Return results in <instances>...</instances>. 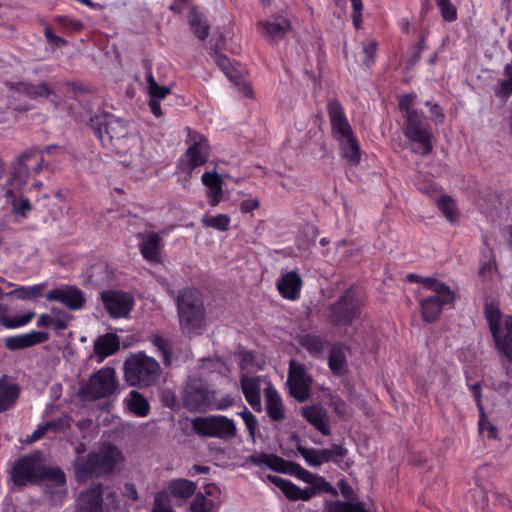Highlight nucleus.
<instances>
[{"instance_id": "obj_25", "label": "nucleus", "mask_w": 512, "mask_h": 512, "mask_svg": "<svg viewBox=\"0 0 512 512\" xmlns=\"http://www.w3.org/2000/svg\"><path fill=\"white\" fill-rule=\"evenodd\" d=\"M202 183L207 187V197L209 204L216 207L223 197L224 180L216 171L205 172L201 177Z\"/></svg>"}, {"instance_id": "obj_48", "label": "nucleus", "mask_w": 512, "mask_h": 512, "mask_svg": "<svg viewBox=\"0 0 512 512\" xmlns=\"http://www.w3.org/2000/svg\"><path fill=\"white\" fill-rule=\"evenodd\" d=\"M151 342L162 353L164 363L169 365L171 361V345L169 340L161 335L155 334L151 336Z\"/></svg>"}, {"instance_id": "obj_57", "label": "nucleus", "mask_w": 512, "mask_h": 512, "mask_svg": "<svg viewBox=\"0 0 512 512\" xmlns=\"http://www.w3.org/2000/svg\"><path fill=\"white\" fill-rule=\"evenodd\" d=\"M377 50V43L375 41H369L363 45L362 53L364 55L363 62L367 67H370L374 63V58Z\"/></svg>"}, {"instance_id": "obj_59", "label": "nucleus", "mask_w": 512, "mask_h": 512, "mask_svg": "<svg viewBox=\"0 0 512 512\" xmlns=\"http://www.w3.org/2000/svg\"><path fill=\"white\" fill-rule=\"evenodd\" d=\"M152 512H172L165 492L156 495Z\"/></svg>"}, {"instance_id": "obj_1", "label": "nucleus", "mask_w": 512, "mask_h": 512, "mask_svg": "<svg viewBox=\"0 0 512 512\" xmlns=\"http://www.w3.org/2000/svg\"><path fill=\"white\" fill-rule=\"evenodd\" d=\"M179 326L188 338L201 335L206 327V316L201 294L196 289L182 290L176 298Z\"/></svg>"}, {"instance_id": "obj_32", "label": "nucleus", "mask_w": 512, "mask_h": 512, "mask_svg": "<svg viewBox=\"0 0 512 512\" xmlns=\"http://www.w3.org/2000/svg\"><path fill=\"white\" fill-rule=\"evenodd\" d=\"M124 406L137 417L148 415L150 405L147 399L137 390L130 391L123 400Z\"/></svg>"}, {"instance_id": "obj_40", "label": "nucleus", "mask_w": 512, "mask_h": 512, "mask_svg": "<svg viewBox=\"0 0 512 512\" xmlns=\"http://www.w3.org/2000/svg\"><path fill=\"white\" fill-rule=\"evenodd\" d=\"M201 222L207 228H213L218 231H227L230 226L231 219L227 214H218L215 216L205 214Z\"/></svg>"}, {"instance_id": "obj_37", "label": "nucleus", "mask_w": 512, "mask_h": 512, "mask_svg": "<svg viewBox=\"0 0 512 512\" xmlns=\"http://www.w3.org/2000/svg\"><path fill=\"white\" fill-rule=\"evenodd\" d=\"M35 157L36 153L33 151H27L20 155L14 163V178L19 179L21 182H26L30 173L29 162Z\"/></svg>"}, {"instance_id": "obj_21", "label": "nucleus", "mask_w": 512, "mask_h": 512, "mask_svg": "<svg viewBox=\"0 0 512 512\" xmlns=\"http://www.w3.org/2000/svg\"><path fill=\"white\" fill-rule=\"evenodd\" d=\"M265 409L271 421L281 422L286 418V408L283 400L271 384L265 388Z\"/></svg>"}, {"instance_id": "obj_61", "label": "nucleus", "mask_w": 512, "mask_h": 512, "mask_svg": "<svg viewBox=\"0 0 512 512\" xmlns=\"http://www.w3.org/2000/svg\"><path fill=\"white\" fill-rule=\"evenodd\" d=\"M48 430L53 432L64 431L70 427V419L68 417L58 418L57 420L46 423Z\"/></svg>"}, {"instance_id": "obj_19", "label": "nucleus", "mask_w": 512, "mask_h": 512, "mask_svg": "<svg viewBox=\"0 0 512 512\" xmlns=\"http://www.w3.org/2000/svg\"><path fill=\"white\" fill-rule=\"evenodd\" d=\"M139 250L142 257L151 264L161 263V253L164 241L158 233L148 232L138 234Z\"/></svg>"}, {"instance_id": "obj_11", "label": "nucleus", "mask_w": 512, "mask_h": 512, "mask_svg": "<svg viewBox=\"0 0 512 512\" xmlns=\"http://www.w3.org/2000/svg\"><path fill=\"white\" fill-rule=\"evenodd\" d=\"M288 386L290 394L300 402L306 401L311 393L312 377L305 365L292 359L289 363Z\"/></svg>"}, {"instance_id": "obj_49", "label": "nucleus", "mask_w": 512, "mask_h": 512, "mask_svg": "<svg viewBox=\"0 0 512 512\" xmlns=\"http://www.w3.org/2000/svg\"><path fill=\"white\" fill-rule=\"evenodd\" d=\"M322 458H325V463L334 462L338 463L341 459H343L347 454V449L341 445L334 444L328 449H321Z\"/></svg>"}, {"instance_id": "obj_12", "label": "nucleus", "mask_w": 512, "mask_h": 512, "mask_svg": "<svg viewBox=\"0 0 512 512\" xmlns=\"http://www.w3.org/2000/svg\"><path fill=\"white\" fill-rule=\"evenodd\" d=\"M214 391H210L207 386L198 379L187 382L183 393V404L190 411L210 410Z\"/></svg>"}, {"instance_id": "obj_18", "label": "nucleus", "mask_w": 512, "mask_h": 512, "mask_svg": "<svg viewBox=\"0 0 512 512\" xmlns=\"http://www.w3.org/2000/svg\"><path fill=\"white\" fill-rule=\"evenodd\" d=\"M327 109L333 136L339 142H344V140L353 137L351 126L345 116L341 104L337 100H330L328 102Z\"/></svg>"}, {"instance_id": "obj_8", "label": "nucleus", "mask_w": 512, "mask_h": 512, "mask_svg": "<svg viewBox=\"0 0 512 512\" xmlns=\"http://www.w3.org/2000/svg\"><path fill=\"white\" fill-rule=\"evenodd\" d=\"M191 424L195 433L202 437L229 441L237 436L235 421L224 415L196 417Z\"/></svg>"}, {"instance_id": "obj_34", "label": "nucleus", "mask_w": 512, "mask_h": 512, "mask_svg": "<svg viewBox=\"0 0 512 512\" xmlns=\"http://www.w3.org/2000/svg\"><path fill=\"white\" fill-rule=\"evenodd\" d=\"M167 489L173 497L186 499L194 494L196 484L193 481L180 478L172 480Z\"/></svg>"}, {"instance_id": "obj_4", "label": "nucleus", "mask_w": 512, "mask_h": 512, "mask_svg": "<svg viewBox=\"0 0 512 512\" xmlns=\"http://www.w3.org/2000/svg\"><path fill=\"white\" fill-rule=\"evenodd\" d=\"M119 381L115 368L105 366L94 372L80 388L79 396L84 401L104 399L115 394Z\"/></svg>"}, {"instance_id": "obj_63", "label": "nucleus", "mask_w": 512, "mask_h": 512, "mask_svg": "<svg viewBox=\"0 0 512 512\" xmlns=\"http://www.w3.org/2000/svg\"><path fill=\"white\" fill-rule=\"evenodd\" d=\"M260 206V202L257 198H249L243 200L240 205L239 209L242 213H249L256 209H258Z\"/></svg>"}, {"instance_id": "obj_16", "label": "nucleus", "mask_w": 512, "mask_h": 512, "mask_svg": "<svg viewBox=\"0 0 512 512\" xmlns=\"http://www.w3.org/2000/svg\"><path fill=\"white\" fill-rule=\"evenodd\" d=\"M102 300L110 315L116 318L127 316L134 306V298L127 292L106 291L102 293Z\"/></svg>"}, {"instance_id": "obj_13", "label": "nucleus", "mask_w": 512, "mask_h": 512, "mask_svg": "<svg viewBox=\"0 0 512 512\" xmlns=\"http://www.w3.org/2000/svg\"><path fill=\"white\" fill-rule=\"evenodd\" d=\"M188 142L190 146L181 160V167L184 171L191 173L208 160L209 145L202 135L191 131L188 134Z\"/></svg>"}, {"instance_id": "obj_36", "label": "nucleus", "mask_w": 512, "mask_h": 512, "mask_svg": "<svg viewBox=\"0 0 512 512\" xmlns=\"http://www.w3.org/2000/svg\"><path fill=\"white\" fill-rule=\"evenodd\" d=\"M328 365L334 375L342 376L347 371L346 356L342 348L333 347L329 354Z\"/></svg>"}, {"instance_id": "obj_23", "label": "nucleus", "mask_w": 512, "mask_h": 512, "mask_svg": "<svg viewBox=\"0 0 512 512\" xmlns=\"http://www.w3.org/2000/svg\"><path fill=\"white\" fill-rule=\"evenodd\" d=\"M276 287L284 298L296 300L300 295L302 279L296 271H289L278 278Z\"/></svg>"}, {"instance_id": "obj_9", "label": "nucleus", "mask_w": 512, "mask_h": 512, "mask_svg": "<svg viewBox=\"0 0 512 512\" xmlns=\"http://www.w3.org/2000/svg\"><path fill=\"white\" fill-rule=\"evenodd\" d=\"M405 136L415 143L416 146L412 148L414 153L427 155L432 151L433 134L423 113L408 111Z\"/></svg>"}, {"instance_id": "obj_17", "label": "nucleus", "mask_w": 512, "mask_h": 512, "mask_svg": "<svg viewBox=\"0 0 512 512\" xmlns=\"http://www.w3.org/2000/svg\"><path fill=\"white\" fill-rule=\"evenodd\" d=\"M46 299L48 301L61 303L70 310H79L85 304L83 292L79 288L71 285H63L50 290L46 294Z\"/></svg>"}, {"instance_id": "obj_27", "label": "nucleus", "mask_w": 512, "mask_h": 512, "mask_svg": "<svg viewBox=\"0 0 512 512\" xmlns=\"http://www.w3.org/2000/svg\"><path fill=\"white\" fill-rule=\"evenodd\" d=\"M49 338L47 332L30 331L25 334L11 336L5 339V345L10 350L27 348L35 344L42 343Z\"/></svg>"}, {"instance_id": "obj_46", "label": "nucleus", "mask_w": 512, "mask_h": 512, "mask_svg": "<svg viewBox=\"0 0 512 512\" xmlns=\"http://www.w3.org/2000/svg\"><path fill=\"white\" fill-rule=\"evenodd\" d=\"M214 59L216 64L221 68V70L225 73V75L233 81H236L239 76V71L231 61L223 54L215 52Z\"/></svg>"}, {"instance_id": "obj_41", "label": "nucleus", "mask_w": 512, "mask_h": 512, "mask_svg": "<svg viewBox=\"0 0 512 512\" xmlns=\"http://www.w3.org/2000/svg\"><path fill=\"white\" fill-rule=\"evenodd\" d=\"M503 75L504 79L499 82V87L495 90V95L506 99L512 95V61L504 66Z\"/></svg>"}, {"instance_id": "obj_44", "label": "nucleus", "mask_w": 512, "mask_h": 512, "mask_svg": "<svg viewBox=\"0 0 512 512\" xmlns=\"http://www.w3.org/2000/svg\"><path fill=\"white\" fill-rule=\"evenodd\" d=\"M34 316L35 313L31 311L13 317L3 316L0 318V323L7 329H16L30 323Z\"/></svg>"}, {"instance_id": "obj_35", "label": "nucleus", "mask_w": 512, "mask_h": 512, "mask_svg": "<svg viewBox=\"0 0 512 512\" xmlns=\"http://www.w3.org/2000/svg\"><path fill=\"white\" fill-rule=\"evenodd\" d=\"M188 22L198 39L204 40L207 38L209 35L210 25L202 14L198 13L195 9H192L189 13Z\"/></svg>"}, {"instance_id": "obj_43", "label": "nucleus", "mask_w": 512, "mask_h": 512, "mask_svg": "<svg viewBox=\"0 0 512 512\" xmlns=\"http://www.w3.org/2000/svg\"><path fill=\"white\" fill-rule=\"evenodd\" d=\"M326 512H367L361 502L331 501L326 504Z\"/></svg>"}, {"instance_id": "obj_22", "label": "nucleus", "mask_w": 512, "mask_h": 512, "mask_svg": "<svg viewBox=\"0 0 512 512\" xmlns=\"http://www.w3.org/2000/svg\"><path fill=\"white\" fill-rule=\"evenodd\" d=\"M240 384L246 401L256 412L262 411L261 395H260V377L241 375Z\"/></svg>"}, {"instance_id": "obj_24", "label": "nucleus", "mask_w": 512, "mask_h": 512, "mask_svg": "<svg viewBox=\"0 0 512 512\" xmlns=\"http://www.w3.org/2000/svg\"><path fill=\"white\" fill-rule=\"evenodd\" d=\"M146 79H147V90H148V94L150 97V99H149L150 110L156 117H160L162 115L160 101L162 99H164L170 93V88H168L167 86L159 85L156 82L150 69L147 71Z\"/></svg>"}, {"instance_id": "obj_33", "label": "nucleus", "mask_w": 512, "mask_h": 512, "mask_svg": "<svg viewBox=\"0 0 512 512\" xmlns=\"http://www.w3.org/2000/svg\"><path fill=\"white\" fill-rule=\"evenodd\" d=\"M19 396L18 386L6 377L0 379V413L11 408Z\"/></svg>"}, {"instance_id": "obj_20", "label": "nucleus", "mask_w": 512, "mask_h": 512, "mask_svg": "<svg viewBox=\"0 0 512 512\" xmlns=\"http://www.w3.org/2000/svg\"><path fill=\"white\" fill-rule=\"evenodd\" d=\"M221 504L220 490L214 484H207L191 502L192 512H215Z\"/></svg>"}, {"instance_id": "obj_53", "label": "nucleus", "mask_w": 512, "mask_h": 512, "mask_svg": "<svg viewBox=\"0 0 512 512\" xmlns=\"http://www.w3.org/2000/svg\"><path fill=\"white\" fill-rule=\"evenodd\" d=\"M440 8V13L445 21L453 22L457 19L456 8L449 2V0H435Z\"/></svg>"}, {"instance_id": "obj_26", "label": "nucleus", "mask_w": 512, "mask_h": 512, "mask_svg": "<svg viewBox=\"0 0 512 512\" xmlns=\"http://www.w3.org/2000/svg\"><path fill=\"white\" fill-rule=\"evenodd\" d=\"M302 415L320 433L330 435L329 416L324 408L318 405L306 406L302 409Z\"/></svg>"}, {"instance_id": "obj_2", "label": "nucleus", "mask_w": 512, "mask_h": 512, "mask_svg": "<svg viewBox=\"0 0 512 512\" xmlns=\"http://www.w3.org/2000/svg\"><path fill=\"white\" fill-rule=\"evenodd\" d=\"M161 373L160 363L144 351L130 354L123 363V377L129 386L151 387L158 382Z\"/></svg>"}, {"instance_id": "obj_52", "label": "nucleus", "mask_w": 512, "mask_h": 512, "mask_svg": "<svg viewBox=\"0 0 512 512\" xmlns=\"http://www.w3.org/2000/svg\"><path fill=\"white\" fill-rule=\"evenodd\" d=\"M236 403V397L231 394H226L220 398H215V395L212 397V403L210 406V410H227Z\"/></svg>"}, {"instance_id": "obj_42", "label": "nucleus", "mask_w": 512, "mask_h": 512, "mask_svg": "<svg viewBox=\"0 0 512 512\" xmlns=\"http://www.w3.org/2000/svg\"><path fill=\"white\" fill-rule=\"evenodd\" d=\"M300 345L312 356H317L324 350L325 342L317 335L306 334L300 338Z\"/></svg>"}, {"instance_id": "obj_7", "label": "nucleus", "mask_w": 512, "mask_h": 512, "mask_svg": "<svg viewBox=\"0 0 512 512\" xmlns=\"http://www.w3.org/2000/svg\"><path fill=\"white\" fill-rule=\"evenodd\" d=\"M485 313L497 351L512 361V315L502 317L493 306H488Z\"/></svg>"}, {"instance_id": "obj_30", "label": "nucleus", "mask_w": 512, "mask_h": 512, "mask_svg": "<svg viewBox=\"0 0 512 512\" xmlns=\"http://www.w3.org/2000/svg\"><path fill=\"white\" fill-rule=\"evenodd\" d=\"M270 481L274 483L282 493L290 500H309L313 497L312 489H301L289 480L283 479L279 476H270Z\"/></svg>"}, {"instance_id": "obj_45", "label": "nucleus", "mask_w": 512, "mask_h": 512, "mask_svg": "<svg viewBox=\"0 0 512 512\" xmlns=\"http://www.w3.org/2000/svg\"><path fill=\"white\" fill-rule=\"evenodd\" d=\"M45 287L46 283H40L29 287L21 286L13 290L11 294L22 300L34 299L42 294V291Z\"/></svg>"}, {"instance_id": "obj_47", "label": "nucleus", "mask_w": 512, "mask_h": 512, "mask_svg": "<svg viewBox=\"0 0 512 512\" xmlns=\"http://www.w3.org/2000/svg\"><path fill=\"white\" fill-rule=\"evenodd\" d=\"M297 450L309 466H320L325 463V458H322L321 449L299 446Z\"/></svg>"}, {"instance_id": "obj_10", "label": "nucleus", "mask_w": 512, "mask_h": 512, "mask_svg": "<svg viewBox=\"0 0 512 512\" xmlns=\"http://www.w3.org/2000/svg\"><path fill=\"white\" fill-rule=\"evenodd\" d=\"M363 299L355 290H348L331 309L332 321L337 325H350L361 315Z\"/></svg>"}, {"instance_id": "obj_29", "label": "nucleus", "mask_w": 512, "mask_h": 512, "mask_svg": "<svg viewBox=\"0 0 512 512\" xmlns=\"http://www.w3.org/2000/svg\"><path fill=\"white\" fill-rule=\"evenodd\" d=\"M258 26L265 35L275 42L283 39L292 29L290 20L283 16H279L273 21L260 22Z\"/></svg>"}, {"instance_id": "obj_58", "label": "nucleus", "mask_w": 512, "mask_h": 512, "mask_svg": "<svg viewBox=\"0 0 512 512\" xmlns=\"http://www.w3.org/2000/svg\"><path fill=\"white\" fill-rule=\"evenodd\" d=\"M41 478L48 479V480L54 482L55 485H57V486L64 485L65 481H66L65 474L60 469H49V470L43 469V474H42Z\"/></svg>"}, {"instance_id": "obj_60", "label": "nucleus", "mask_w": 512, "mask_h": 512, "mask_svg": "<svg viewBox=\"0 0 512 512\" xmlns=\"http://www.w3.org/2000/svg\"><path fill=\"white\" fill-rule=\"evenodd\" d=\"M330 407L340 417L345 416L348 412V408L345 401L336 396L330 398Z\"/></svg>"}, {"instance_id": "obj_51", "label": "nucleus", "mask_w": 512, "mask_h": 512, "mask_svg": "<svg viewBox=\"0 0 512 512\" xmlns=\"http://www.w3.org/2000/svg\"><path fill=\"white\" fill-rule=\"evenodd\" d=\"M497 274V268L495 265V262L492 260H489L487 262H484L481 265L480 271H479V278L483 282V284H488L490 282L494 281V278Z\"/></svg>"}, {"instance_id": "obj_28", "label": "nucleus", "mask_w": 512, "mask_h": 512, "mask_svg": "<svg viewBox=\"0 0 512 512\" xmlns=\"http://www.w3.org/2000/svg\"><path fill=\"white\" fill-rule=\"evenodd\" d=\"M77 506L86 512H99L102 508V489L100 485H94L79 494Z\"/></svg>"}, {"instance_id": "obj_55", "label": "nucleus", "mask_w": 512, "mask_h": 512, "mask_svg": "<svg viewBox=\"0 0 512 512\" xmlns=\"http://www.w3.org/2000/svg\"><path fill=\"white\" fill-rule=\"evenodd\" d=\"M243 419L249 435L254 439L258 427L257 418L244 406V409L238 413Z\"/></svg>"}, {"instance_id": "obj_5", "label": "nucleus", "mask_w": 512, "mask_h": 512, "mask_svg": "<svg viewBox=\"0 0 512 512\" xmlns=\"http://www.w3.org/2000/svg\"><path fill=\"white\" fill-rule=\"evenodd\" d=\"M97 137L106 148L117 153H126L131 142H136L135 136H129L126 124L115 117H106L95 130Z\"/></svg>"}, {"instance_id": "obj_3", "label": "nucleus", "mask_w": 512, "mask_h": 512, "mask_svg": "<svg viewBox=\"0 0 512 512\" xmlns=\"http://www.w3.org/2000/svg\"><path fill=\"white\" fill-rule=\"evenodd\" d=\"M423 287L430 291L432 295L427 296L420 302L422 318L426 322H434L441 315L443 307L454 301L455 293L447 284L436 278L424 280Z\"/></svg>"}, {"instance_id": "obj_14", "label": "nucleus", "mask_w": 512, "mask_h": 512, "mask_svg": "<svg viewBox=\"0 0 512 512\" xmlns=\"http://www.w3.org/2000/svg\"><path fill=\"white\" fill-rule=\"evenodd\" d=\"M50 94L49 88L44 83L32 85L29 83L19 82L10 85L9 105L19 111H26L29 105L20 101L25 98L34 99L37 97H47Z\"/></svg>"}, {"instance_id": "obj_15", "label": "nucleus", "mask_w": 512, "mask_h": 512, "mask_svg": "<svg viewBox=\"0 0 512 512\" xmlns=\"http://www.w3.org/2000/svg\"><path fill=\"white\" fill-rule=\"evenodd\" d=\"M43 474V466L37 456H26L19 459L13 466L11 477L18 486L37 481Z\"/></svg>"}, {"instance_id": "obj_56", "label": "nucleus", "mask_w": 512, "mask_h": 512, "mask_svg": "<svg viewBox=\"0 0 512 512\" xmlns=\"http://www.w3.org/2000/svg\"><path fill=\"white\" fill-rule=\"evenodd\" d=\"M479 432L483 436H486L489 439H495L497 437V429L496 427L488 421V419L485 416V413H480V419H479Z\"/></svg>"}, {"instance_id": "obj_54", "label": "nucleus", "mask_w": 512, "mask_h": 512, "mask_svg": "<svg viewBox=\"0 0 512 512\" xmlns=\"http://www.w3.org/2000/svg\"><path fill=\"white\" fill-rule=\"evenodd\" d=\"M415 184L422 193L428 196H434L439 192L438 185L430 178L418 177Z\"/></svg>"}, {"instance_id": "obj_39", "label": "nucleus", "mask_w": 512, "mask_h": 512, "mask_svg": "<svg viewBox=\"0 0 512 512\" xmlns=\"http://www.w3.org/2000/svg\"><path fill=\"white\" fill-rule=\"evenodd\" d=\"M340 146L343 156L348 160L350 164L356 165L360 162V147L354 136L344 140V142H340Z\"/></svg>"}, {"instance_id": "obj_6", "label": "nucleus", "mask_w": 512, "mask_h": 512, "mask_svg": "<svg viewBox=\"0 0 512 512\" xmlns=\"http://www.w3.org/2000/svg\"><path fill=\"white\" fill-rule=\"evenodd\" d=\"M122 461L121 451L114 446H104L97 453L89 454L85 460L77 457L75 461V475L79 480H84L98 470H110L114 465Z\"/></svg>"}, {"instance_id": "obj_62", "label": "nucleus", "mask_w": 512, "mask_h": 512, "mask_svg": "<svg viewBox=\"0 0 512 512\" xmlns=\"http://www.w3.org/2000/svg\"><path fill=\"white\" fill-rule=\"evenodd\" d=\"M13 210L16 214L25 216L28 211L32 209L31 204L27 198H19L17 200H14L13 204Z\"/></svg>"}, {"instance_id": "obj_50", "label": "nucleus", "mask_w": 512, "mask_h": 512, "mask_svg": "<svg viewBox=\"0 0 512 512\" xmlns=\"http://www.w3.org/2000/svg\"><path fill=\"white\" fill-rule=\"evenodd\" d=\"M306 489H312L313 496L317 492H326V493H330L334 496L337 495V490L329 482H327L322 476H319V475H315V479L312 481V483L309 487H306Z\"/></svg>"}, {"instance_id": "obj_38", "label": "nucleus", "mask_w": 512, "mask_h": 512, "mask_svg": "<svg viewBox=\"0 0 512 512\" xmlns=\"http://www.w3.org/2000/svg\"><path fill=\"white\" fill-rule=\"evenodd\" d=\"M437 207L449 222L454 223L457 221L459 212L453 198L447 195H442L437 200Z\"/></svg>"}, {"instance_id": "obj_31", "label": "nucleus", "mask_w": 512, "mask_h": 512, "mask_svg": "<svg viewBox=\"0 0 512 512\" xmlns=\"http://www.w3.org/2000/svg\"><path fill=\"white\" fill-rule=\"evenodd\" d=\"M119 346V339L116 335L107 333L99 336L94 341V352L97 357V363L103 362L105 358L116 353Z\"/></svg>"}, {"instance_id": "obj_64", "label": "nucleus", "mask_w": 512, "mask_h": 512, "mask_svg": "<svg viewBox=\"0 0 512 512\" xmlns=\"http://www.w3.org/2000/svg\"><path fill=\"white\" fill-rule=\"evenodd\" d=\"M45 37L49 43L53 44L56 47H61L66 44L65 39L54 34L49 27L45 28Z\"/></svg>"}]
</instances>
